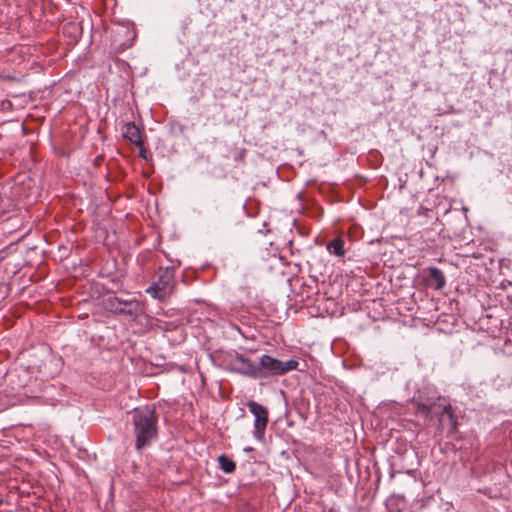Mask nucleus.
<instances>
[{"label": "nucleus", "mask_w": 512, "mask_h": 512, "mask_svg": "<svg viewBox=\"0 0 512 512\" xmlns=\"http://www.w3.org/2000/svg\"><path fill=\"white\" fill-rule=\"evenodd\" d=\"M327 250L329 253L337 256V257H344L345 256V249H344V240L341 238H335L332 241H330L327 244Z\"/></svg>", "instance_id": "nucleus-11"}, {"label": "nucleus", "mask_w": 512, "mask_h": 512, "mask_svg": "<svg viewBox=\"0 0 512 512\" xmlns=\"http://www.w3.org/2000/svg\"><path fill=\"white\" fill-rule=\"evenodd\" d=\"M230 370L254 379L261 378V372L258 364L251 361L242 354L235 353V356L229 362Z\"/></svg>", "instance_id": "nucleus-5"}, {"label": "nucleus", "mask_w": 512, "mask_h": 512, "mask_svg": "<svg viewBox=\"0 0 512 512\" xmlns=\"http://www.w3.org/2000/svg\"><path fill=\"white\" fill-rule=\"evenodd\" d=\"M175 286V269L171 266L160 268L158 279L146 290L153 298L166 300L173 293Z\"/></svg>", "instance_id": "nucleus-3"}, {"label": "nucleus", "mask_w": 512, "mask_h": 512, "mask_svg": "<svg viewBox=\"0 0 512 512\" xmlns=\"http://www.w3.org/2000/svg\"><path fill=\"white\" fill-rule=\"evenodd\" d=\"M298 366L299 362L297 360L281 361L267 354L263 355L258 363L261 378L282 376L290 371L297 370Z\"/></svg>", "instance_id": "nucleus-4"}, {"label": "nucleus", "mask_w": 512, "mask_h": 512, "mask_svg": "<svg viewBox=\"0 0 512 512\" xmlns=\"http://www.w3.org/2000/svg\"><path fill=\"white\" fill-rule=\"evenodd\" d=\"M143 313L141 303L136 299L122 300L118 315H125L131 320L137 319Z\"/></svg>", "instance_id": "nucleus-8"}, {"label": "nucleus", "mask_w": 512, "mask_h": 512, "mask_svg": "<svg viewBox=\"0 0 512 512\" xmlns=\"http://www.w3.org/2000/svg\"><path fill=\"white\" fill-rule=\"evenodd\" d=\"M139 148H140V153H139V155H140L141 157H143V158H146V155H145L146 150H145L144 146L142 145V147H139Z\"/></svg>", "instance_id": "nucleus-16"}, {"label": "nucleus", "mask_w": 512, "mask_h": 512, "mask_svg": "<svg viewBox=\"0 0 512 512\" xmlns=\"http://www.w3.org/2000/svg\"><path fill=\"white\" fill-rule=\"evenodd\" d=\"M121 298L115 296V295H109L103 300V307L105 310L112 312L114 314L118 315V309L120 308V305L122 304Z\"/></svg>", "instance_id": "nucleus-12"}, {"label": "nucleus", "mask_w": 512, "mask_h": 512, "mask_svg": "<svg viewBox=\"0 0 512 512\" xmlns=\"http://www.w3.org/2000/svg\"><path fill=\"white\" fill-rule=\"evenodd\" d=\"M247 150L245 148H236L233 153V159L236 162H244Z\"/></svg>", "instance_id": "nucleus-14"}, {"label": "nucleus", "mask_w": 512, "mask_h": 512, "mask_svg": "<svg viewBox=\"0 0 512 512\" xmlns=\"http://www.w3.org/2000/svg\"><path fill=\"white\" fill-rule=\"evenodd\" d=\"M411 405L415 409V414L421 415L427 420L437 418L439 414L448 411L450 404L440 396H426L420 394L411 399Z\"/></svg>", "instance_id": "nucleus-2"}, {"label": "nucleus", "mask_w": 512, "mask_h": 512, "mask_svg": "<svg viewBox=\"0 0 512 512\" xmlns=\"http://www.w3.org/2000/svg\"><path fill=\"white\" fill-rule=\"evenodd\" d=\"M122 136L137 147H142L141 131L134 122H128L123 125Z\"/></svg>", "instance_id": "nucleus-9"}, {"label": "nucleus", "mask_w": 512, "mask_h": 512, "mask_svg": "<svg viewBox=\"0 0 512 512\" xmlns=\"http://www.w3.org/2000/svg\"><path fill=\"white\" fill-rule=\"evenodd\" d=\"M247 407L255 417L253 435L256 439L262 440L268 424V409L253 400L247 403Z\"/></svg>", "instance_id": "nucleus-6"}, {"label": "nucleus", "mask_w": 512, "mask_h": 512, "mask_svg": "<svg viewBox=\"0 0 512 512\" xmlns=\"http://www.w3.org/2000/svg\"><path fill=\"white\" fill-rule=\"evenodd\" d=\"M424 281L427 286L435 290H441L446 285V278L444 273L437 267H428L424 270Z\"/></svg>", "instance_id": "nucleus-7"}, {"label": "nucleus", "mask_w": 512, "mask_h": 512, "mask_svg": "<svg viewBox=\"0 0 512 512\" xmlns=\"http://www.w3.org/2000/svg\"><path fill=\"white\" fill-rule=\"evenodd\" d=\"M125 32H126V34H128V36L130 38L128 39V41L120 43V47L122 48V50H125V49L131 47L132 42L136 37L135 32L133 30L126 29Z\"/></svg>", "instance_id": "nucleus-15"}, {"label": "nucleus", "mask_w": 512, "mask_h": 512, "mask_svg": "<svg viewBox=\"0 0 512 512\" xmlns=\"http://www.w3.org/2000/svg\"><path fill=\"white\" fill-rule=\"evenodd\" d=\"M437 419L439 421L440 426L447 427L449 434H453V433L457 432L458 421H457V417L452 412L451 406L448 408L447 412H445L443 414H439Z\"/></svg>", "instance_id": "nucleus-10"}, {"label": "nucleus", "mask_w": 512, "mask_h": 512, "mask_svg": "<svg viewBox=\"0 0 512 512\" xmlns=\"http://www.w3.org/2000/svg\"><path fill=\"white\" fill-rule=\"evenodd\" d=\"M218 463L224 473L230 474L236 469V463L225 454L218 457Z\"/></svg>", "instance_id": "nucleus-13"}, {"label": "nucleus", "mask_w": 512, "mask_h": 512, "mask_svg": "<svg viewBox=\"0 0 512 512\" xmlns=\"http://www.w3.org/2000/svg\"><path fill=\"white\" fill-rule=\"evenodd\" d=\"M131 422L135 435V449L142 451L157 438L158 417L153 406L135 408L131 412Z\"/></svg>", "instance_id": "nucleus-1"}]
</instances>
